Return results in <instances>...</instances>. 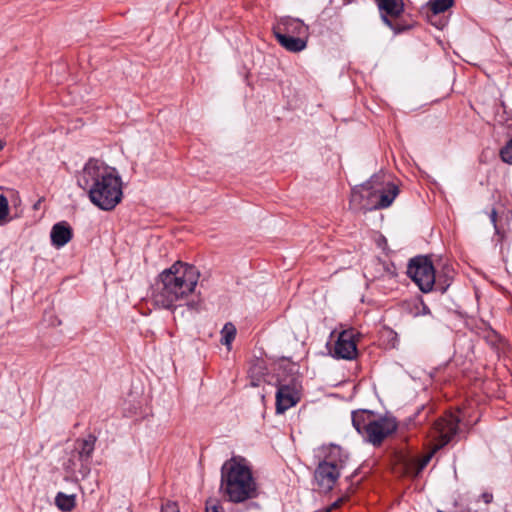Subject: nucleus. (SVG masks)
<instances>
[{"instance_id": "1", "label": "nucleus", "mask_w": 512, "mask_h": 512, "mask_svg": "<svg viewBox=\"0 0 512 512\" xmlns=\"http://www.w3.org/2000/svg\"><path fill=\"white\" fill-rule=\"evenodd\" d=\"M199 278L196 266L176 261L158 275L152 292L154 304L168 310L183 305L194 308L195 303L189 301V297L194 294Z\"/></svg>"}, {"instance_id": "2", "label": "nucleus", "mask_w": 512, "mask_h": 512, "mask_svg": "<svg viewBox=\"0 0 512 512\" xmlns=\"http://www.w3.org/2000/svg\"><path fill=\"white\" fill-rule=\"evenodd\" d=\"M77 184L88 193L92 204L104 211L113 210L122 200V180L116 170L90 159L77 176Z\"/></svg>"}, {"instance_id": "3", "label": "nucleus", "mask_w": 512, "mask_h": 512, "mask_svg": "<svg viewBox=\"0 0 512 512\" xmlns=\"http://www.w3.org/2000/svg\"><path fill=\"white\" fill-rule=\"evenodd\" d=\"M220 492L231 503L249 502L247 508L259 509L258 503L250 502L259 494V486L251 468L242 457H232L221 467Z\"/></svg>"}, {"instance_id": "4", "label": "nucleus", "mask_w": 512, "mask_h": 512, "mask_svg": "<svg viewBox=\"0 0 512 512\" xmlns=\"http://www.w3.org/2000/svg\"><path fill=\"white\" fill-rule=\"evenodd\" d=\"M398 194V186L386 181L385 174L380 172L352 189L351 202L364 210L385 209L393 203Z\"/></svg>"}, {"instance_id": "5", "label": "nucleus", "mask_w": 512, "mask_h": 512, "mask_svg": "<svg viewBox=\"0 0 512 512\" xmlns=\"http://www.w3.org/2000/svg\"><path fill=\"white\" fill-rule=\"evenodd\" d=\"M349 454L338 445H331L324 459L314 471V482L319 492L328 493L336 485L341 472L348 466Z\"/></svg>"}, {"instance_id": "6", "label": "nucleus", "mask_w": 512, "mask_h": 512, "mask_svg": "<svg viewBox=\"0 0 512 512\" xmlns=\"http://www.w3.org/2000/svg\"><path fill=\"white\" fill-rule=\"evenodd\" d=\"M407 274L423 293L433 290L435 268L429 256L419 255L410 259Z\"/></svg>"}, {"instance_id": "7", "label": "nucleus", "mask_w": 512, "mask_h": 512, "mask_svg": "<svg viewBox=\"0 0 512 512\" xmlns=\"http://www.w3.org/2000/svg\"><path fill=\"white\" fill-rule=\"evenodd\" d=\"M398 428L395 418L388 416L375 417L362 437L373 446H380L383 441L393 434Z\"/></svg>"}, {"instance_id": "8", "label": "nucleus", "mask_w": 512, "mask_h": 512, "mask_svg": "<svg viewBox=\"0 0 512 512\" xmlns=\"http://www.w3.org/2000/svg\"><path fill=\"white\" fill-rule=\"evenodd\" d=\"M360 333L349 328L339 333L334 345L333 356L338 359L352 360L358 354L357 342Z\"/></svg>"}, {"instance_id": "9", "label": "nucleus", "mask_w": 512, "mask_h": 512, "mask_svg": "<svg viewBox=\"0 0 512 512\" xmlns=\"http://www.w3.org/2000/svg\"><path fill=\"white\" fill-rule=\"evenodd\" d=\"M381 13V19L390 29L396 34L401 33L405 30L410 29V26L400 25L397 22H393L391 18H398L404 12L403 0H375Z\"/></svg>"}, {"instance_id": "10", "label": "nucleus", "mask_w": 512, "mask_h": 512, "mask_svg": "<svg viewBox=\"0 0 512 512\" xmlns=\"http://www.w3.org/2000/svg\"><path fill=\"white\" fill-rule=\"evenodd\" d=\"M460 419L453 413H447L434 424V430L438 435L437 448L447 445L458 433Z\"/></svg>"}, {"instance_id": "11", "label": "nucleus", "mask_w": 512, "mask_h": 512, "mask_svg": "<svg viewBox=\"0 0 512 512\" xmlns=\"http://www.w3.org/2000/svg\"><path fill=\"white\" fill-rule=\"evenodd\" d=\"M300 393L295 382L279 384L276 392V413L283 414L300 401Z\"/></svg>"}, {"instance_id": "12", "label": "nucleus", "mask_w": 512, "mask_h": 512, "mask_svg": "<svg viewBox=\"0 0 512 512\" xmlns=\"http://www.w3.org/2000/svg\"><path fill=\"white\" fill-rule=\"evenodd\" d=\"M273 34H286V36L308 37V26L301 20L291 17L282 18L274 27Z\"/></svg>"}, {"instance_id": "13", "label": "nucleus", "mask_w": 512, "mask_h": 512, "mask_svg": "<svg viewBox=\"0 0 512 512\" xmlns=\"http://www.w3.org/2000/svg\"><path fill=\"white\" fill-rule=\"evenodd\" d=\"M73 237L71 226L66 221L53 225L50 233L51 243L56 248L65 246Z\"/></svg>"}, {"instance_id": "14", "label": "nucleus", "mask_w": 512, "mask_h": 512, "mask_svg": "<svg viewBox=\"0 0 512 512\" xmlns=\"http://www.w3.org/2000/svg\"><path fill=\"white\" fill-rule=\"evenodd\" d=\"M63 467L67 475L75 480H78L79 477L83 479L90 473L89 463L79 461L73 451Z\"/></svg>"}, {"instance_id": "15", "label": "nucleus", "mask_w": 512, "mask_h": 512, "mask_svg": "<svg viewBox=\"0 0 512 512\" xmlns=\"http://www.w3.org/2000/svg\"><path fill=\"white\" fill-rule=\"evenodd\" d=\"M96 437L92 434L87 438L77 440L76 447L73 452L79 461H85L90 464L91 457L95 449Z\"/></svg>"}, {"instance_id": "16", "label": "nucleus", "mask_w": 512, "mask_h": 512, "mask_svg": "<svg viewBox=\"0 0 512 512\" xmlns=\"http://www.w3.org/2000/svg\"><path fill=\"white\" fill-rule=\"evenodd\" d=\"M376 415L373 411L360 409L352 412V424L356 431L362 436L367 432L368 427L375 419Z\"/></svg>"}, {"instance_id": "17", "label": "nucleus", "mask_w": 512, "mask_h": 512, "mask_svg": "<svg viewBox=\"0 0 512 512\" xmlns=\"http://www.w3.org/2000/svg\"><path fill=\"white\" fill-rule=\"evenodd\" d=\"M453 279L454 269L450 265L445 264L438 273L435 272L434 288L441 294H444L452 284Z\"/></svg>"}, {"instance_id": "18", "label": "nucleus", "mask_w": 512, "mask_h": 512, "mask_svg": "<svg viewBox=\"0 0 512 512\" xmlns=\"http://www.w3.org/2000/svg\"><path fill=\"white\" fill-rule=\"evenodd\" d=\"M279 44L289 52H300L307 46V38L299 36H286V34L274 35Z\"/></svg>"}, {"instance_id": "19", "label": "nucleus", "mask_w": 512, "mask_h": 512, "mask_svg": "<svg viewBox=\"0 0 512 512\" xmlns=\"http://www.w3.org/2000/svg\"><path fill=\"white\" fill-rule=\"evenodd\" d=\"M55 504L61 511L70 512L76 506V496L74 494L67 495L63 492H59L55 497Z\"/></svg>"}, {"instance_id": "20", "label": "nucleus", "mask_w": 512, "mask_h": 512, "mask_svg": "<svg viewBox=\"0 0 512 512\" xmlns=\"http://www.w3.org/2000/svg\"><path fill=\"white\" fill-rule=\"evenodd\" d=\"M221 335V343L229 347L235 339L236 327L230 322L226 323L221 330Z\"/></svg>"}, {"instance_id": "21", "label": "nucleus", "mask_w": 512, "mask_h": 512, "mask_svg": "<svg viewBox=\"0 0 512 512\" xmlns=\"http://www.w3.org/2000/svg\"><path fill=\"white\" fill-rule=\"evenodd\" d=\"M453 3L454 0H432L430 1V9L433 15H438L448 10Z\"/></svg>"}, {"instance_id": "22", "label": "nucleus", "mask_w": 512, "mask_h": 512, "mask_svg": "<svg viewBox=\"0 0 512 512\" xmlns=\"http://www.w3.org/2000/svg\"><path fill=\"white\" fill-rule=\"evenodd\" d=\"M205 512H224V507L219 499L208 498L205 502Z\"/></svg>"}, {"instance_id": "23", "label": "nucleus", "mask_w": 512, "mask_h": 512, "mask_svg": "<svg viewBox=\"0 0 512 512\" xmlns=\"http://www.w3.org/2000/svg\"><path fill=\"white\" fill-rule=\"evenodd\" d=\"M500 157L503 162L512 164V138L500 150Z\"/></svg>"}, {"instance_id": "24", "label": "nucleus", "mask_w": 512, "mask_h": 512, "mask_svg": "<svg viewBox=\"0 0 512 512\" xmlns=\"http://www.w3.org/2000/svg\"><path fill=\"white\" fill-rule=\"evenodd\" d=\"M9 215V204L7 198L0 194V224H3Z\"/></svg>"}, {"instance_id": "25", "label": "nucleus", "mask_w": 512, "mask_h": 512, "mask_svg": "<svg viewBox=\"0 0 512 512\" xmlns=\"http://www.w3.org/2000/svg\"><path fill=\"white\" fill-rule=\"evenodd\" d=\"M489 218H490L491 223H492V224H493V226H494L495 233H496L497 235H500V234H501V231H500V229H499V227H498V225H497V211H496V209H494V208H493V209L491 210V212H490V214H489Z\"/></svg>"}, {"instance_id": "26", "label": "nucleus", "mask_w": 512, "mask_h": 512, "mask_svg": "<svg viewBox=\"0 0 512 512\" xmlns=\"http://www.w3.org/2000/svg\"><path fill=\"white\" fill-rule=\"evenodd\" d=\"M160 512H180L176 503L168 502L162 506Z\"/></svg>"}, {"instance_id": "27", "label": "nucleus", "mask_w": 512, "mask_h": 512, "mask_svg": "<svg viewBox=\"0 0 512 512\" xmlns=\"http://www.w3.org/2000/svg\"><path fill=\"white\" fill-rule=\"evenodd\" d=\"M388 336L390 337V345L392 348H395L398 344V335L393 330H387Z\"/></svg>"}, {"instance_id": "28", "label": "nucleus", "mask_w": 512, "mask_h": 512, "mask_svg": "<svg viewBox=\"0 0 512 512\" xmlns=\"http://www.w3.org/2000/svg\"><path fill=\"white\" fill-rule=\"evenodd\" d=\"M482 499L484 500V502L486 504H489L493 500V495L491 493L485 492V493L482 494Z\"/></svg>"}, {"instance_id": "29", "label": "nucleus", "mask_w": 512, "mask_h": 512, "mask_svg": "<svg viewBox=\"0 0 512 512\" xmlns=\"http://www.w3.org/2000/svg\"><path fill=\"white\" fill-rule=\"evenodd\" d=\"M4 145H5L4 141H2V140L0 139V150H2V149L4 148Z\"/></svg>"}, {"instance_id": "30", "label": "nucleus", "mask_w": 512, "mask_h": 512, "mask_svg": "<svg viewBox=\"0 0 512 512\" xmlns=\"http://www.w3.org/2000/svg\"><path fill=\"white\" fill-rule=\"evenodd\" d=\"M357 474V470L354 471V473L349 477V479L351 480L352 478H354Z\"/></svg>"}, {"instance_id": "31", "label": "nucleus", "mask_w": 512, "mask_h": 512, "mask_svg": "<svg viewBox=\"0 0 512 512\" xmlns=\"http://www.w3.org/2000/svg\"><path fill=\"white\" fill-rule=\"evenodd\" d=\"M429 459H430V457L428 456V457L424 460L423 465L427 464V462L429 461Z\"/></svg>"}, {"instance_id": "32", "label": "nucleus", "mask_w": 512, "mask_h": 512, "mask_svg": "<svg viewBox=\"0 0 512 512\" xmlns=\"http://www.w3.org/2000/svg\"><path fill=\"white\" fill-rule=\"evenodd\" d=\"M338 505H339V504H338V502H335V503L333 504V506H334V507H338Z\"/></svg>"}]
</instances>
